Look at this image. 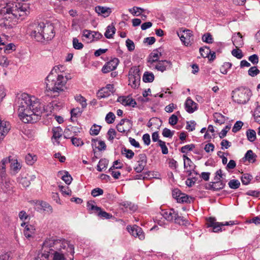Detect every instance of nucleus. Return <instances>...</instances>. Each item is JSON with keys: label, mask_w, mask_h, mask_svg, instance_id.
<instances>
[{"label": "nucleus", "mask_w": 260, "mask_h": 260, "mask_svg": "<svg viewBox=\"0 0 260 260\" xmlns=\"http://www.w3.org/2000/svg\"><path fill=\"white\" fill-rule=\"evenodd\" d=\"M42 108L38 98L23 93L19 99L18 116L24 123L35 122L41 117Z\"/></svg>", "instance_id": "obj_1"}, {"label": "nucleus", "mask_w": 260, "mask_h": 260, "mask_svg": "<svg viewBox=\"0 0 260 260\" xmlns=\"http://www.w3.org/2000/svg\"><path fill=\"white\" fill-rule=\"evenodd\" d=\"M19 0H7L1 5L0 17L6 26L12 27L17 20L30 13L28 4L19 2Z\"/></svg>", "instance_id": "obj_2"}, {"label": "nucleus", "mask_w": 260, "mask_h": 260, "mask_svg": "<svg viewBox=\"0 0 260 260\" xmlns=\"http://www.w3.org/2000/svg\"><path fill=\"white\" fill-rule=\"evenodd\" d=\"M68 78L66 73L59 71L58 66H55L51 71L46 78V88L48 92L57 96L66 88V85Z\"/></svg>", "instance_id": "obj_3"}, {"label": "nucleus", "mask_w": 260, "mask_h": 260, "mask_svg": "<svg viewBox=\"0 0 260 260\" xmlns=\"http://www.w3.org/2000/svg\"><path fill=\"white\" fill-rule=\"evenodd\" d=\"M69 242L65 240L48 238L44 242L42 251L35 257V260H49V257L56 250H60L61 248L68 247Z\"/></svg>", "instance_id": "obj_4"}, {"label": "nucleus", "mask_w": 260, "mask_h": 260, "mask_svg": "<svg viewBox=\"0 0 260 260\" xmlns=\"http://www.w3.org/2000/svg\"><path fill=\"white\" fill-rule=\"evenodd\" d=\"M32 27L30 36L38 42L51 40L55 36L54 26L50 22H40Z\"/></svg>", "instance_id": "obj_5"}, {"label": "nucleus", "mask_w": 260, "mask_h": 260, "mask_svg": "<svg viewBox=\"0 0 260 260\" xmlns=\"http://www.w3.org/2000/svg\"><path fill=\"white\" fill-rule=\"evenodd\" d=\"M251 90L247 88L241 87L233 91V101L239 104H245L250 99L251 95Z\"/></svg>", "instance_id": "obj_6"}, {"label": "nucleus", "mask_w": 260, "mask_h": 260, "mask_svg": "<svg viewBox=\"0 0 260 260\" xmlns=\"http://www.w3.org/2000/svg\"><path fill=\"white\" fill-rule=\"evenodd\" d=\"M74 247L69 243L68 247L61 248L60 250H56L51 254L52 260H73Z\"/></svg>", "instance_id": "obj_7"}, {"label": "nucleus", "mask_w": 260, "mask_h": 260, "mask_svg": "<svg viewBox=\"0 0 260 260\" xmlns=\"http://www.w3.org/2000/svg\"><path fill=\"white\" fill-rule=\"evenodd\" d=\"M141 75L137 67L132 68L128 73V85L134 89L138 88L140 83Z\"/></svg>", "instance_id": "obj_8"}, {"label": "nucleus", "mask_w": 260, "mask_h": 260, "mask_svg": "<svg viewBox=\"0 0 260 260\" xmlns=\"http://www.w3.org/2000/svg\"><path fill=\"white\" fill-rule=\"evenodd\" d=\"M172 196L178 203H190L192 200L191 197L182 192L178 189H175L173 190Z\"/></svg>", "instance_id": "obj_9"}, {"label": "nucleus", "mask_w": 260, "mask_h": 260, "mask_svg": "<svg viewBox=\"0 0 260 260\" xmlns=\"http://www.w3.org/2000/svg\"><path fill=\"white\" fill-rule=\"evenodd\" d=\"M182 43L186 46H190L193 41L192 32L189 29H184L182 32L177 33Z\"/></svg>", "instance_id": "obj_10"}, {"label": "nucleus", "mask_w": 260, "mask_h": 260, "mask_svg": "<svg viewBox=\"0 0 260 260\" xmlns=\"http://www.w3.org/2000/svg\"><path fill=\"white\" fill-rule=\"evenodd\" d=\"M132 122L127 119H122L117 125V131L120 133L127 134L132 128Z\"/></svg>", "instance_id": "obj_11"}, {"label": "nucleus", "mask_w": 260, "mask_h": 260, "mask_svg": "<svg viewBox=\"0 0 260 260\" xmlns=\"http://www.w3.org/2000/svg\"><path fill=\"white\" fill-rule=\"evenodd\" d=\"M127 230L128 232L134 237L138 238L140 240H143L145 239V234L142 229L137 225L132 226L128 225Z\"/></svg>", "instance_id": "obj_12"}, {"label": "nucleus", "mask_w": 260, "mask_h": 260, "mask_svg": "<svg viewBox=\"0 0 260 260\" xmlns=\"http://www.w3.org/2000/svg\"><path fill=\"white\" fill-rule=\"evenodd\" d=\"M172 66V63L170 61L166 60H159L149 67L152 70H156L161 72H164L167 69L170 68Z\"/></svg>", "instance_id": "obj_13"}, {"label": "nucleus", "mask_w": 260, "mask_h": 260, "mask_svg": "<svg viewBox=\"0 0 260 260\" xmlns=\"http://www.w3.org/2000/svg\"><path fill=\"white\" fill-rule=\"evenodd\" d=\"M114 91V86L112 84H108L102 88L97 92V96L99 99L107 98Z\"/></svg>", "instance_id": "obj_14"}, {"label": "nucleus", "mask_w": 260, "mask_h": 260, "mask_svg": "<svg viewBox=\"0 0 260 260\" xmlns=\"http://www.w3.org/2000/svg\"><path fill=\"white\" fill-rule=\"evenodd\" d=\"M161 56V49L153 50L149 55L147 60V66L150 67L154 63L158 61Z\"/></svg>", "instance_id": "obj_15"}, {"label": "nucleus", "mask_w": 260, "mask_h": 260, "mask_svg": "<svg viewBox=\"0 0 260 260\" xmlns=\"http://www.w3.org/2000/svg\"><path fill=\"white\" fill-rule=\"evenodd\" d=\"M119 59L114 58L107 62L102 68V71L104 73H107L115 70L119 63Z\"/></svg>", "instance_id": "obj_16"}, {"label": "nucleus", "mask_w": 260, "mask_h": 260, "mask_svg": "<svg viewBox=\"0 0 260 260\" xmlns=\"http://www.w3.org/2000/svg\"><path fill=\"white\" fill-rule=\"evenodd\" d=\"M138 166L134 169L137 173L141 172L144 169L147 163V157L145 154H140L138 156Z\"/></svg>", "instance_id": "obj_17"}, {"label": "nucleus", "mask_w": 260, "mask_h": 260, "mask_svg": "<svg viewBox=\"0 0 260 260\" xmlns=\"http://www.w3.org/2000/svg\"><path fill=\"white\" fill-rule=\"evenodd\" d=\"M184 168L188 175H190L192 172L194 171L196 166L191 160L187 156L183 155Z\"/></svg>", "instance_id": "obj_18"}, {"label": "nucleus", "mask_w": 260, "mask_h": 260, "mask_svg": "<svg viewBox=\"0 0 260 260\" xmlns=\"http://www.w3.org/2000/svg\"><path fill=\"white\" fill-rule=\"evenodd\" d=\"M117 101L124 106H131L135 107L137 104L135 100L129 96H120L118 97Z\"/></svg>", "instance_id": "obj_19"}, {"label": "nucleus", "mask_w": 260, "mask_h": 260, "mask_svg": "<svg viewBox=\"0 0 260 260\" xmlns=\"http://www.w3.org/2000/svg\"><path fill=\"white\" fill-rule=\"evenodd\" d=\"M10 129L8 122L2 120L0 118V139H3Z\"/></svg>", "instance_id": "obj_20"}, {"label": "nucleus", "mask_w": 260, "mask_h": 260, "mask_svg": "<svg viewBox=\"0 0 260 260\" xmlns=\"http://www.w3.org/2000/svg\"><path fill=\"white\" fill-rule=\"evenodd\" d=\"M198 105L193 102L190 98H188L185 103V108L186 111L189 113L194 112L198 109Z\"/></svg>", "instance_id": "obj_21"}, {"label": "nucleus", "mask_w": 260, "mask_h": 260, "mask_svg": "<svg viewBox=\"0 0 260 260\" xmlns=\"http://www.w3.org/2000/svg\"><path fill=\"white\" fill-rule=\"evenodd\" d=\"M35 228L30 224L26 225L23 231L24 235L28 239L34 238L35 236Z\"/></svg>", "instance_id": "obj_22"}, {"label": "nucleus", "mask_w": 260, "mask_h": 260, "mask_svg": "<svg viewBox=\"0 0 260 260\" xmlns=\"http://www.w3.org/2000/svg\"><path fill=\"white\" fill-rule=\"evenodd\" d=\"M161 214L164 218L169 221H174L175 218L177 216V213L174 209L162 211Z\"/></svg>", "instance_id": "obj_23"}, {"label": "nucleus", "mask_w": 260, "mask_h": 260, "mask_svg": "<svg viewBox=\"0 0 260 260\" xmlns=\"http://www.w3.org/2000/svg\"><path fill=\"white\" fill-rule=\"evenodd\" d=\"M9 163H10V170L11 173L14 175L17 174L21 168V166L20 163L18 162L17 159L10 158V161H9Z\"/></svg>", "instance_id": "obj_24"}, {"label": "nucleus", "mask_w": 260, "mask_h": 260, "mask_svg": "<svg viewBox=\"0 0 260 260\" xmlns=\"http://www.w3.org/2000/svg\"><path fill=\"white\" fill-rule=\"evenodd\" d=\"M233 45L236 47H241L244 44L242 36L240 32L234 34L232 37Z\"/></svg>", "instance_id": "obj_25"}, {"label": "nucleus", "mask_w": 260, "mask_h": 260, "mask_svg": "<svg viewBox=\"0 0 260 260\" xmlns=\"http://www.w3.org/2000/svg\"><path fill=\"white\" fill-rule=\"evenodd\" d=\"M95 11L99 15H103L105 17H108L111 12L110 8L100 6L95 7Z\"/></svg>", "instance_id": "obj_26"}, {"label": "nucleus", "mask_w": 260, "mask_h": 260, "mask_svg": "<svg viewBox=\"0 0 260 260\" xmlns=\"http://www.w3.org/2000/svg\"><path fill=\"white\" fill-rule=\"evenodd\" d=\"M93 31L84 29L82 31V36L83 40L86 41L87 43L93 41Z\"/></svg>", "instance_id": "obj_27"}, {"label": "nucleus", "mask_w": 260, "mask_h": 260, "mask_svg": "<svg viewBox=\"0 0 260 260\" xmlns=\"http://www.w3.org/2000/svg\"><path fill=\"white\" fill-rule=\"evenodd\" d=\"M58 176L65 182L67 184H70L72 182V177L67 171H59L58 173Z\"/></svg>", "instance_id": "obj_28"}, {"label": "nucleus", "mask_w": 260, "mask_h": 260, "mask_svg": "<svg viewBox=\"0 0 260 260\" xmlns=\"http://www.w3.org/2000/svg\"><path fill=\"white\" fill-rule=\"evenodd\" d=\"M119 205L126 209H128L130 211L133 212L135 211L137 209V206L131 202L123 201L119 203Z\"/></svg>", "instance_id": "obj_29"}, {"label": "nucleus", "mask_w": 260, "mask_h": 260, "mask_svg": "<svg viewBox=\"0 0 260 260\" xmlns=\"http://www.w3.org/2000/svg\"><path fill=\"white\" fill-rule=\"evenodd\" d=\"M225 184L220 180H216V182H212L209 184V189L213 190H218L224 187Z\"/></svg>", "instance_id": "obj_30"}, {"label": "nucleus", "mask_w": 260, "mask_h": 260, "mask_svg": "<svg viewBox=\"0 0 260 260\" xmlns=\"http://www.w3.org/2000/svg\"><path fill=\"white\" fill-rule=\"evenodd\" d=\"M116 29L114 26L112 24L107 26L106 32H105V36L107 39H111L113 38V35L115 34Z\"/></svg>", "instance_id": "obj_31"}, {"label": "nucleus", "mask_w": 260, "mask_h": 260, "mask_svg": "<svg viewBox=\"0 0 260 260\" xmlns=\"http://www.w3.org/2000/svg\"><path fill=\"white\" fill-rule=\"evenodd\" d=\"M10 161V156L3 158L0 162V173L2 175L6 173V165Z\"/></svg>", "instance_id": "obj_32"}, {"label": "nucleus", "mask_w": 260, "mask_h": 260, "mask_svg": "<svg viewBox=\"0 0 260 260\" xmlns=\"http://www.w3.org/2000/svg\"><path fill=\"white\" fill-rule=\"evenodd\" d=\"M53 132V137L52 138L56 140L57 143H59V142L57 141L62 136V129L59 127H54L52 129Z\"/></svg>", "instance_id": "obj_33"}, {"label": "nucleus", "mask_w": 260, "mask_h": 260, "mask_svg": "<svg viewBox=\"0 0 260 260\" xmlns=\"http://www.w3.org/2000/svg\"><path fill=\"white\" fill-rule=\"evenodd\" d=\"M213 116L214 121L219 124L224 123L226 119L225 116L219 113H215Z\"/></svg>", "instance_id": "obj_34"}, {"label": "nucleus", "mask_w": 260, "mask_h": 260, "mask_svg": "<svg viewBox=\"0 0 260 260\" xmlns=\"http://www.w3.org/2000/svg\"><path fill=\"white\" fill-rule=\"evenodd\" d=\"M38 205H39L42 209L47 212H52V207L47 202L40 201L37 203Z\"/></svg>", "instance_id": "obj_35"}, {"label": "nucleus", "mask_w": 260, "mask_h": 260, "mask_svg": "<svg viewBox=\"0 0 260 260\" xmlns=\"http://www.w3.org/2000/svg\"><path fill=\"white\" fill-rule=\"evenodd\" d=\"M108 160L105 158L101 159L97 165V170L102 172L107 168Z\"/></svg>", "instance_id": "obj_36"}, {"label": "nucleus", "mask_w": 260, "mask_h": 260, "mask_svg": "<svg viewBox=\"0 0 260 260\" xmlns=\"http://www.w3.org/2000/svg\"><path fill=\"white\" fill-rule=\"evenodd\" d=\"M1 47L2 50L4 49V52L6 54L10 53L16 49L15 45L13 43H9L7 45L4 44V45H2Z\"/></svg>", "instance_id": "obj_37"}, {"label": "nucleus", "mask_w": 260, "mask_h": 260, "mask_svg": "<svg viewBox=\"0 0 260 260\" xmlns=\"http://www.w3.org/2000/svg\"><path fill=\"white\" fill-rule=\"evenodd\" d=\"M128 11L133 16H140L143 12H144L145 10L140 7H134L132 8L129 9Z\"/></svg>", "instance_id": "obj_38"}, {"label": "nucleus", "mask_w": 260, "mask_h": 260, "mask_svg": "<svg viewBox=\"0 0 260 260\" xmlns=\"http://www.w3.org/2000/svg\"><path fill=\"white\" fill-rule=\"evenodd\" d=\"M121 154L129 159L133 158L135 155L134 152L132 150L127 149L125 147L122 148Z\"/></svg>", "instance_id": "obj_39"}, {"label": "nucleus", "mask_w": 260, "mask_h": 260, "mask_svg": "<svg viewBox=\"0 0 260 260\" xmlns=\"http://www.w3.org/2000/svg\"><path fill=\"white\" fill-rule=\"evenodd\" d=\"M252 179V176L249 174H243L241 177L242 183L244 185H248Z\"/></svg>", "instance_id": "obj_40"}, {"label": "nucleus", "mask_w": 260, "mask_h": 260, "mask_svg": "<svg viewBox=\"0 0 260 260\" xmlns=\"http://www.w3.org/2000/svg\"><path fill=\"white\" fill-rule=\"evenodd\" d=\"M154 76L153 73L145 72L143 76V80L145 82H151L154 80Z\"/></svg>", "instance_id": "obj_41"}, {"label": "nucleus", "mask_w": 260, "mask_h": 260, "mask_svg": "<svg viewBox=\"0 0 260 260\" xmlns=\"http://www.w3.org/2000/svg\"><path fill=\"white\" fill-rule=\"evenodd\" d=\"M75 99L76 100V101L77 102L81 104V105L83 108H84L86 107V106H87L86 100L81 94H78V95H76L75 96Z\"/></svg>", "instance_id": "obj_42"}, {"label": "nucleus", "mask_w": 260, "mask_h": 260, "mask_svg": "<svg viewBox=\"0 0 260 260\" xmlns=\"http://www.w3.org/2000/svg\"><path fill=\"white\" fill-rule=\"evenodd\" d=\"M200 52L203 57H209V54L211 50L208 47H204L200 48Z\"/></svg>", "instance_id": "obj_43"}, {"label": "nucleus", "mask_w": 260, "mask_h": 260, "mask_svg": "<svg viewBox=\"0 0 260 260\" xmlns=\"http://www.w3.org/2000/svg\"><path fill=\"white\" fill-rule=\"evenodd\" d=\"M248 140L250 142H253L256 139V133L253 129H248L246 132Z\"/></svg>", "instance_id": "obj_44"}, {"label": "nucleus", "mask_w": 260, "mask_h": 260, "mask_svg": "<svg viewBox=\"0 0 260 260\" xmlns=\"http://www.w3.org/2000/svg\"><path fill=\"white\" fill-rule=\"evenodd\" d=\"M228 185L231 188L236 189L239 187L240 182L238 180L233 179L229 182Z\"/></svg>", "instance_id": "obj_45"}, {"label": "nucleus", "mask_w": 260, "mask_h": 260, "mask_svg": "<svg viewBox=\"0 0 260 260\" xmlns=\"http://www.w3.org/2000/svg\"><path fill=\"white\" fill-rule=\"evenodd\" d=\"M256 155L251 150L247 151L245 155V157L249 161L254 162L255 160Z\"/></svg>", "instance_id": "obj_46"}, {"label": "nucleus", "mask_w": 260, "mask_h": 260, "mask_svg": "<svg viewBox=\"0 0 260 260\" xmlns=\"http://www.w3.org/2000/svg\"><path fill=\"white\" fill-rule=\"evenodd\" d=\"M98 143V146L97 147L98 149L99 150H104L106 149V145L104 141H98L97 140H93L92 141V145H96V143Z\"/></svg>", "instance_id": "obj_47"}, {"label": "nucleus", "mask_w": 260, "mask_h": 260, "mask_svg": "<svg viewBox=\"0 0 260 260\" xmlns=\"http://www.w3.org/2000/svg\"><path fill=\"white\" fill-rule=\"evenodd\" d=\"M58 187L60 191L61 192L63 195L66 196H71L72 191L68 186H64L62 185H59Z\"/></svg>", "instance_id": "obj_48"}, {"label": "nucleus", "mask_w": 260, "mask_h": 260, "mask_svg": "<svg viewBox=\"0 0 260 260\" xmlns=\"http://www.w3.org/2000/svg\"><path fill=\"white\" fill-rule=\"evenodd\" d=\"M25 160L26 163L29 165H32L37 160L36 155H32L30 154H28L26 155Z\"/></svg>", "instance_id": "obj_49"}, {"label": "nucleus", "mask_w": 260, "mask_h": 260, "mask_svg": "<svg viewBox=\"0 0 260 260\" xmlns=\"http://www.w3.org/2000/svg\"><path fill=\"white\" fill-rule=\"evenodd\" d=\"M176 114H173L169 119V123L171 125H174L177 124L178 119L177 117V115L180 114L179 111L177 112Z\"/></svg>", "instance_id": "obj_50"}, {"label": "nucleus", "mask_w": 260, "mask_h": 260, "mask_svg": "<svg viewBox=\"0 0 260 260\" xmlns=\"http://www.w3.org/2000/svg\"><path fill=\"white\" fill-rule=\"evenodd\" d=\"M18 181L24 187H27L30 185L29 180L26 177H21L18 178Z\"/></svg>", "instance_id": "obj_51"}, {"label": "nucleus", "mask_w": 260, "mask_h": 260, "mask_svg": "<svg viewBox=\"0 0 260 260\" xmlns=\"http://www.w3.org/2000/svg\"><path fill=\"white\" fill-rule=\"evenodd\" d=\"M253 116L254 121L260 124V105L255 108Z\"/></svg>", "instance_id": "obj_52"}, {"label": "nucleus", "mask_w": 260, "mask_h": 260, "mask_svg": "<svg viewBox=\"0 0 260 260\" xmlns=\"http://www.w3.org/2000/svg\"><path fill=\"white\" fill-rule=\"evenodd\" d=\"M115 118V116L113 112H110L107 114L105 120L107 123L111 124L114 122Z\"/></svg>", "instance_id": "obj_53"}, {"label": "nucleus", "mask_w": 260, "mask_h": 260, "mask_svg": "<svg viewBox=\"0 0 260 260\" xmlns=\"http://www.w3.org/2000/svg\"><path fill=\"white\" fill-rule=\"evenodd\" d=\"M202 41L206 43L211 44L213 42V38L210 33H206L202 36Z\"/></svg>", "instance_id": "obj_54"}, {"label": "nucleus", "mask_w": 260, "mask_h": 260, "mask_svg": "<svg viewBox=\"0 0 260 260\" xmlns=\"http://www.w3.org/2000/svg\"><path fill=\"white\" fill-rule=\"evenodd\" d=\"M175 131H171L170 129L165 128L162 132V135L164 137L172 138L174 134Z\"/></svg>", "instance_id": "obj_55"}, {"label": "nucleus", "mask_w": 260, "mask_h": 260, "mask_svg": "<svg viewBox=\"0 0 260 260\" xmlns=\"http://www.w3.org/2000/svg\"><path fill=\"white\" fill-rule=\"evenodd\" d=\"M73 47L75 49L80 50L83 48V45L82 43L79 42V40L77 38H74L73 40Z\"/></svg>", "instance_id": "obj_56"}, {"label": "nucleus", "mask_w": 260, "mask_h": 260, "mask_svg": "<svg viewBox=\"0 0 260 260\" xmlns=\"http://www.w3.org/2000/svg\"><path fill=\"white\" fill-rule=\"evenodd\" d=\"M101 127L99 125H93L90 129V134L91 135H98L100 131Z\"/></svg>", "instance_id": "obj_57"}, {"label": "nucleus", "mask_w": 260, "mask_h": 260, "mask_svg": "<svg viewBox=\"0 0 260 260\" xmlns=\"http://www.w3.org/2000/svg\"><path fill=\"white\" fill-rule=\"evenodd\" d=\"M71 141L73 145L77 147L81 146L84 144L82 140L78 138L73 137L71 139Z\"/></svg>", "instance_id": "obj_58"}, {"label": "nucleus", "mask_w": 260, "mask_h": 260, "mask_svg": "<svg viewBox=\"0 0 260 260\" xmlns=\"http://www.w3.org/2000/svg\"><path fill=\"white\" fill-rule=\"evenodd\" d=\"M116 135V132L113 128H110L107 133L108 139L112 141Z\"/></svg>", "instance_id": "obj_59"}, {"label": "nucleus", "mask_w": 260, "mask_h": 260, "mask_svg": "<svg viewBox=\"0 0 260 260\" xmlns=\"http://www.w3.org/2000/svg\"><path fill=\"white\" fill-rule=\"evenodd\" d=\"M243 123L241 121H237L234 124L232 131L234 133H237L242 128Z\"/></svg>", "instance_id": "obj_60"}, {"label": "nucleus", "mask_w": 260, "mask_h": 260, "mask_svg": "<svg viewBox=\"0 0 260 260\" xmlns=\"http://www.w3.org/2000/svg\"><path fill=\"white\" fill-rule=\"evenodd\" d=\"M259 71L256 67H252L248 70V74L251 77H254L259 74Z\"/></svg>", "instance_id": "obj_61"}, {"label": "nucleus", "mask_w": 260, "mask_h": 260, "mask_svg": "<svg viewBox=\"0 0 260 260\" xmlns=\"http://www.w3.org/2000/svg\"><path fill=\"white\" fill-rule=\"evenodd\" d=\"M159 146L161 147L162 154H166L168 153V149L166 145V143L161 140L158 141Z\"/></svg>", "instance_id": "obj_62"}, {"label": "nucleus", "mask_w": 260, "mask_h": 260, "mask_svg": "<svg viewBox=\"0 0 260 260\" xmlns=\"http://www.w3.org/2000/svg\"><path fill=\"white\" fill-rule=\"evenodd\" d=\"M104 191L102 189L100 188H95L92 190L91 194L93 197H96L100 195H102Z\"/></svg>", "instance_id": "obj_63"}, {"label": "nucleus", "mask_w": 260, "mask_h": 260, "mask_svg": "<svg viewBox=\"0 0 260 260\" xmlns=\"http://www.w3.org/2000/svg\"><path fill=\"white\" fill-rule=\"evenodd\" d=\"M126 46L129 51L134 50L135 48L134 42L129 39H127L126 41Z\"/></svg>", "instance_id": "obj_64"}]
</instances>
